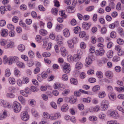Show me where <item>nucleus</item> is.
<instances>
[{"mask_svg": "<svg viewBox=\"0 0 124 124\" xmlns=\"http://www.w3.org/2000/svg\"><path fill=\"white\" fill-rule=\"evenodd\" d=\"M100 89V87L98 85H96L94 86L92 90L93 92H96L99 90Z\"/></svg>", "mask_w": 124, "mask_h": 124, "instance_id": "nucleus-24", "label": "nucleus"}, {"mask_svg": "<svg viewBox=\"0 0 124 124\" xmlns=\"http://www.w3.org/2000/svg\"><path fill=\"white\" fill-rule=\"evenodd\" d=\"M25 46L23 45H20L18 46V49L21 52H23L25 49Z\"/></svg>", "mask_w": 124, "mask_h": 124, "instance_id": "nucleus-23", "label": "nucleus"}, {"mask_svg": "<svg viewBox=\"0 0 124 124\" xmlns=\"http://www.w3.org/2000/svg\"><path fill=\"white\" fill-rule=\"evenodd\" d=\"M107 31L106 28L104 27H102L101 29V33L102 34H105L106 33Z\"/></svg>", "mask_w": 124, "mask_h": 124, "instance_id": "nucleus-61", "label": "nucleus"}, {"mask_svg": "<svg viewBox=\"0 0 124 124\" xmlns=\"http://www.w3.org/2000/svg\"><path fill=\"white\" fill-rule=\"evenodd\" d=\"M85 62L88 65L91 64L92 63V60L91 58L90 57L86 58L85 59Z\"/></svg>", "mask_w": 124, "mask_h": 124, "instance_id": "nucleus-21", "label": "nucleus"}, {"mask_svg": "<svg viewBox=\"0 0 124 124\" xmlns=\"http://www.w3.org/2000/svg\"><path fill=\"white\" fill-rule=\"evenodd\" d=\"M41 77L43 79H45L47 77L48 75L47 72H43L41 74Z\"/></svg>", "mask_w": 124, "mask_h": 124, "instance_id": "nucleus-32", "label": "nucleus"}, {"mask_svg": "<svg viewBox=\"0 0 124 124\" xmlns=\"http://www.w3.org/2000/svg\"><path fill=\"white\" fill-rule=\"evenodd\" d=\"M68 78V77L66 74H65L62 75V79L64 81L67 80Z\"/></svg>", "mask_w": 124, "mask_h": 124, "instance_id": "nucleus-58", "label": "nucleus"}, {"mask_svg": "<svg viewBox=\"0 0 124 124\" xmlns=\"http://www.w3.org/2000/svg\"><path fill=\"white\" fill-rule=\"evenodd\" d=\"M100 109V108L98 106H95L93 108V110L95 112H97Z\"/></svg>", "mask_w": 124, "mask_h": 124, "instance_id": "nucleus-47", "label": "nucleus"}, {"mask_svg": "<svg viewBox=\"0 0 124 124\" xmlns=\"http://www.w3.org/2000/svg\"><path fill=\"white\" fill-rule=\"evenodd\" d=\"M63 27V25L62 24H59L57 25L55 28L56 31L58 32L62 29Z\"/></svg>", "mask_w": 124, "mask_h": 124, "instance_id": "nucleus-19", "label": "nucleus"}, {"mask_svg": "<svg viewBox=\"0 0 124 124\" xmlns=\"http://www.w3.org/2000/svg\"><path fill=\"white\" fill-rule=\"evenodd\" d=\"M9 61V60L8 61L7 59V56H4L3 57V63L5 64L8 63V64L9 65L8 62Z\"/></svg>", "mask_w": 124, "mask_h": 124, "instance_id": "nucleus-39", "label": "nucleus"}, {"mask_svg": "<svg viewBox=\"0 0 124 124\" xmlns=\"http://www.w3.org/2000/svg\"><path fill=\"white\" fill-rule=\"evenodd\" d=\"M6 22L4 20H1L0 21V26H3L5 25Z\"/></svg>", "mask_w": 124, "mask_h": 124, "instance_id": "nucleus-57", "label": "nucleus"}, {"mask_svg": "<svg viewBox=\"0 0 124 124\" xmlns=\"http://www.w3.org/2000/svg\"><path fill=\"white\" fill-rule=\"evenodd\" d=\"M6 10V8L5 7H4L3 6H1L0 8V10L1 12V14H3L5 12V11Z\"/></svg>", "mask_w": 124, "mask_h": 124, "instance_id": "nucleus-45", "label": "nucleus"}, {"mask_svg": "<svg viewBox=\"0 0 124 124\" xmlns=\"http://www.w3.org/2000/svg\"><path fill=\"white\" fill-rule=\"evenodd\" d=\"M8 35V30H7L5 29L2 31L1 35L2 37H6Z\"/></svg>", "mask_w": 124, "mask_h": 124, "instance_id": "nucleus-22", "label": "nucleus"}, {"mask_svg": "<svg viewBox=\"0 0 124 124\" xmlns=\"http://www.w3.org/2000/svg\"><path fill=\"white\" fill-rule=\"evenodd\" d=\"M14 73L15 75L17 76H19L20 75V71L17 69L14 70Z\"/></svg>", "mask_w": 124, "mask_h": 124, "instance_id": "nucleus-55", "label": "nucleus"}, {"mask_svg": "<svg viewBox=\"0 0 124 124\" xmlns=\"http://www.w3.org/2000/svg\"><path fill=\"white\" fill-rule=\"evenodd\" d=\"M91 25V24L86 22H83L82 24V27L83 28L86 30H88L90 28Z\"/></svg>", "mask_w": 124, "mask_h": 124, "instance_id": "nucleus-12", "label": "nucleus"}, {"mask_svg": "<svg viewBox=\"0 0 124 124\" xmlns=\"http://www.w3.org/2000/svg\"><path fill=\"white\" fill-rule=\"evenodd\" d=\"M110 116L115 118H117L119 117V115L117 112L116 111H111L110 114Z\"/></svg>", "mask_w": 124, "mask_h": 124, "instance_id": "nucleus-9", "label": "nucleus"}, {"mask_svg": "<svg viewBox=\"0 0 124 124\" xmlns=\"http://www.w3.org/2000/svg\"><path fill=\"white\" fill-rule=\"evenodd\" d=\"M78 107L79 109L80 110H83L84 108V105L82 104H79L78 105Z\"/></svg>", "mask_w": 124, "mask_h": 124, "instance_id": "nucleus-59", "label": "nucleus"}, {"mask_svg": "<svg viewBox=\"0 0 124 124\" xmlns=\"http://www.w3.org/2000/svg\"><path fill=\"white\" fill-rule=\"evenodd\" d=\"M116 36V33L114 31H113L111 32L110 34V36L112 38H114Z\"/></svg>", "mask_w": 124, "mask_h": 124, "instance_id": "nucleus-43", "label": "nucleus"}, {"mask_svg": "<svg viewBox=\"0 0 124 124\" xmlns=\"http://www.w3.org/2000/svg\"><path fill=\"white\" fill-rule=\"evenodd\" d=\"M0 105H1L3 106L4 107L8 108H10L11 106V105L8 103H6L4 101L2 100H0Z\"/></svg>", "mask_w": 124, "mask_h": 124, "instance_id": "nucleus-7", "label": "nucleus"}, {"mask_svg": "<svg viewBox=\"0 0 124 124\" xmlns=\"http://www.w3.org/2000/svg\"><path fill=\"white\" fill-rule=\"evenodd\" d=\"M97 117L94 116H91L89 118V120L91 121H95L97 120Z\"/></svg>", "mask_w": 124, "mask_h": 124, "instance_id": "nucleus-56", "label": "nucleus"}, {"mask_svg": "<svg viewBox=\"0 0 124 124\" xmlns=\"http://www.w3.org/2000/svg\"><path fill=\"white\" fill-rule=\"evenodd\" d=\"M91 100V98L89 97H88L87 98H84L83 99V101L85 103H89Z\"/></svg>", "mask_w": 124, "mask_h": 124, "instance_id": "nucleus-42", "label": "nucleus"}, {"mask_svg": "<svg viewBox=\"0 0 124 124\" xmlns=\"http://www.w3.org/2000/svg\"><path fill=\"white\" fill-rule=\"evenodd\" d=\"M61 54L63 57L65 56L68 54V52L65 47L62 46L60 49Z\"/></svg>", "mask_w": 124, "mask_h": 124, "instance_id": "nucleus-8", "label": "nucleus"}, {"mask_svg": "<svg viewBox=\"0 0 124 124\" xmlns=\"http://www.w3.org/2000/svg\"><path fill=\"white\" fill-rule=\"evenodd\" d=\"M70 81L72 84H74L75 85H77L78 83L77 80L75 78H71L70 79Z\"/></svg>", "mask_w": 124, "mask_h": 124, "instance_id": "nucleus-27", "label": "nucleus"}, {"mask_svg": "<svg viewBox=\"0 0 124 124\" xmlns=\"http://www.w3.org/2000/svg\"><path fill=\"white\" fill-rule=\"evenodd\" d=\"M117 31L120 35L121 36L124 34L123 30L122 28L120 27H118L117 29Z\"/></svg>", "mask_w": 124, "mask_h": 124, "instance_id": "nucleus-38", "label": "nucleus"}, {"mask_svg": "<svg viewBox=\"0 0 124 124\" xmlns=\"http://www.w3.org/2000/svg\"><path fill=\"white\" fill-rule=\"evenodd\" d=\"M40 34L42 35L45 36L47 33V31L43 29H41L39 31Z\"/></svg>", "mask_w": 124, "mask_h": 124, "instance_id": "nucleus-26", "label": "nucleus"}, {"mask_svg": "<svg viewBox=\"0 0 124 124\" xmlns=\"http://www.w3.org/2000/svg\"><path fill=\"white\" fill-rule=\"evenodd\" d=\"M59 14L61 16H64V17L66 18L67 17V16L65 14V11L64 10H62L61 11H60L59 12Z\"/></svg>", "mask_w": 124, "mask_h": 124, "instance_id": "nucleus-49", "label": "nucleus"}, {"mask_svg": "<svg viewBox=\"0 0 124 124\" xmlns=\"http://www.w3.org/2000/svg\"><path fill=\"white\" fill-rule=\"evenodd\" d=\"M99 98H103L105 96V92H104L100 93L99 94Z\"/></svg>", "mask_w": 124, "mask_h": 124, "instance_id": "nucleus-41", "label": "nucleus"}, {"mask_svg": "<svg viewBox=\"0 0 124 124\" xmlns=\"http://www.w3.org/2000/svg\"><path fill=\"white\" fill-rule=\"evenodd\" d=\"M108 97L112 101L115 100L116 98L115 94L113 92H110L109 93Z\"/></svg>", "mask_w": 124, "mask_h": 124, "instance_id": "nucleus-10", "label": "nucleus"}, {"mask_svg": "<svg viewBox=\"0 0 124 124\" xmlns=\"http://www.w3.org/2000/svg\"><path fill=\"white\" fill-rule=\"evenodd\" d=\"M72 41V42L74 43H77L78 42V39L76 37H75L73 38L72 39H70Z\"/></svg>", "mask_w": 124, "mask_h": 124, "instance_id": "nucleus-60", "label": "nucleus"}, {"mask_svg": "<svg viewBox=\"0 0 124 124\" xmlns=\"http://www.w3.org/2000/svg\"><path fill=\"white\" fill-rule=\"evenodd\" d=\"M69 109L68 105L66 104H64L61 107V110L63 112H65L67 111Z\"/></svg>", "mask_w": 124, "mask_h": 124, "instance_id": "nucleus-14", "label": "nucleus"}, {"mask_svg": "<svg viewBox=\"0 0 124 124\" xmlns=\"http://www.w3.org/2000/svg\"><path fill=\"white\" fill-rule=\"evenodd\" d=\"M104 102L106 104H103L101 105V107L102 108V110L103 111H105L108 108V106L107 104V103H108V101L106 100H103L102 101V103Z\"/></svg>", "mask_w": 124, "mask_h": 124, "instance_id": "nucleus-11", "label": "nucleus"}, {"mask_svg": "<svg viewBox=\"0 0 124 124\" xmlns=\"http://www.w3.org/2000/svg\"><path fill=\"white\" fill-rule=\"evenodd\" d=\"M21 116V119L24 121L27 120L29 117L27 111H24L22 112Z\"/></svg>", "mask_w": 124, "mask_h": 124, "instance_id": "nucleus-3", "label": "nucleus"}, {"mask_svg": "<svg viewBox=\"0 0 124 124\" xmlns=\"http://www.w3.org/2000/svg\"><path fill=\"white\" fill-rule=\"evenodd\" d=\"M117 43L120 45L124 43V41L123 40L121 39H118L117 40Z\"/></svg>", "mask_w": 124, "mask_h": 124, "instance_id": "nucleus-63", "label": "nucleus"}, {"mask_svg": "<svg viewBox=\"0 0 124 124\" xmlns=\"http://www.w3.org/2000/svg\"><path fill=\"white\" fill-rule=\"evenodd\" d=\"M7 27L10 30H14L15 28L14 26L11 24H8Z\"/></svg>", "mask_w": 124, "mask_h": 124, "instance_id": "nucleus-52", "label": "nucleus"}, {"mask_svg": "<svg viewBox=\"0 0 124 124\" xmlns=\"http://www.w3.org/2000/svg\"><path fill=\"white\" fill-rule=\"evenodd\" d=\"M94 8V7L93 6H91L88 7L86 8V11H91Z\"/></svg>", "mask_w": 124, "mask_h": 124, "instance_id": "nucleus-62", "label": "nucleus"}, {"mask_svg": "<svg viewBox=\"0 0 124 124\" xmlns=\"http://www.w3.org/2000/svg\"><path fill=\"white\" fill-rule=\"evenodd\" d=\"M14 43L13 42H11L8 44L7 46L8 48H12L13 46Z\"/></svg>", "mask_w": 124, "mask_h": 124, "instance_id": "nucleus-50", "label": "nucleus"}, {"mask_svg": "<svg viewBox=\"0 0 124 124\" xmlns=\"http://www.w3.org/2000/svg\"><path fill=\"white\" fill-rule=\"evenodd\" d=\"M18 99L19 100L21 101L22 103L23 104H24L25 101L24 99L22 96H18Z\"/></svg>", "mask_w": 124, "mask_h": 124, "instance_id": "nucleus-31", "label": "nucleus"}, {"mask_svg": "<svg viewBox=\"0 0 124 124\" xmlns=\"http://www.w3.org/2000/svg\"><path fill=\"white\" fill-rule=\"evenodd\" d=\"M83 53L80 50L77 51V54L73 55L74 61H78L80 59L81 56L82 54Z\"/></svg>", "mask_w": 124, "mask_h": 124, "instance_id": "nucleus-2", "label": "nucleus"}, {"mask_svg": "<svg viewBox=\"0 0 124 124\" xmlns=\"http://www.w3.org/2000/svg\"><path fill=\"white\" fill-rule=\"evenodd\" d=\"M73 56H72L71 55H69L67 57L68 60L69 62H71L72 61H74Z\"/></svg>", "mask_w": 124, "mask_h": 124, "instance_id": "nucleus-44", "label": "nucleus"}, {"mask_svg": "<svg viewBox=\"0 0 124 124\" xmlns=\"http://www.w3.org/2000/svg\"><path fill=\"white\" fill-rule=\"evenodd\" d=\"M5 76L6 77H8L10 75V71L9 69H7L5 72Z\"/></svg>", "mask_w": 124, "mask_h": 124, "instance_id": "nucleus-36", "label": "nucleus"}, {"mask_svg": "<svg viewBox=\"0 0 124 124\" xmlns=\"http://www.w3.org/2000/svg\"><path fill=\"white\" fill-rule=\"evenodd\" d=\"M32 113V115L35 117H36L38 116L37 111L34 109H32L31 110Z\"/></svg>", "mask_w": 124, "mask_h": 124, "instance_id": "nucleus-51", "label": "nucleus"}, {"mask_svg": "<svg viewBox=\"0 0 124 124\" xmlns=\"http://www.w3.org/2000/svg\"><path fill=\"white\" fill-rule=\"evenodd\" d=\"M74 8L73 7H68L66 9L67 11L70 13H72L74 11Z\"/></svg>", "mask_w": 124, "mask_h": 124, "instance_id": "nucleus-25", "label": "nucleus"}, {"mask_svg": "<svg viewBox=\"0 0 124 124\" xmlns=\"http://www.w3.org/2000/svg\"><path fill=\"white\" fill-rule=\"evenodd\" d=\"M8 80L9 83L11 84H14L15 83V80L14 78H9V79Z\"/></svg>", "mask_w": 124, "mask_h": 124, "instance_id": "nucleus-35", "label": "nucleus"}, {"mask_svg": "<svg viewBox=\"0 0 124 124\" xmlns=\"http://www.w3.org/2000/svg\"><path fill=\"white\" fill-rule=\"evenodd\" d=\"M61 116V114L58 112H56L55 114V119H56L59 118H60Z\"/></svg>", "mask_w": 124, "mask_h": 124, "instance_id": "nucleus-53", "label": "nucleus"}, {"mask_svg": "<svg viewBox=\"0 0 124 124\" xmlns=\"http://www.w3.org/2000/svg\"><path fill=\"white\" fill-rule=\"evenodd\" d=\"M70 66L69 64L66 63L64 65L63 70L65 73H68L70 72Z\"/></svg>", "mask_w": 124, "mask_h": 124, "instance_id": "nucleus-4", "label": "nucleus"}, {"mask_svg": "<svg viewBox=\"0 0 124 124\" xmlns=\"http://www.w3.org/2000/svg\"><path fill=\"white\" fill-rule=\"evenodd\" d=\"M69 47L71 48H72L74 47V44L72 42L71 40H70L67 41Z\"/></svg>", "mask_w": 124, "mask_h": 124, "instance_id": "nucleus-20", "label": "nucleus"}, {"mask_svg": "<svg viewBox=\"0 0 124 124\" xmlns=\"http://www.w3.org/2000/svg\"><path fill=\"white\" fill-rule=\"evenodd\" d=\"M80 28L79 27L77 26L74 28V31L75 33H77L78 32H80Z\"/></svg>", "mask_w": 124, "mask_h": 124, "instance_id": "nucleus-34", "label": "nucleus"}, {"mask_svg": "<svg viewBox=\"0 0 124 124\" xmlns=\"http://www.w3.org/2000/svg\"><path fill=\"white\" fill-rule=\"evenodd\" d=\"M115 89L117 91L120 92L121 91H124V87H116Z\"/></svg>", "mask_w": 124, "mask_h": 124, "instance_id": "nucleus-46", "label": "nucleus"}, {"mask_svg": "<svg viewBox=\"0 0 124 124\" xmlns=\"http://www.w3.org/2000/svg\"><path fill=\"white\" fill-rule=\"evenodd\" d=\"M105 75L107 78L109 79H111L113 76V73L110 71H106L105 73Z\"/></svg>", "mask_w": 124, "mask_h": 124, "instance_id": "nucleus-13", "label": "nucleus"}, {"mask_svg": "<svg viewBox=\"0 0 124 124\" xmlns=\"http://www.w3.org/2000/svg\"><path fill=\"white\" fill-rule=\"evenodd\" d=\"M120 60V58L117 56H115L114 57L113 60L115 62H117Z\"/></svg>", "mask_w": 124, "mask_h": 124, "instance_id": "nucleus-48", "label": "nucleus"}, {"mask_svg": "<svg viewBox=\"0 0 124 124\" xmlns=\"http://www.w3.org/2000/svg\"><path fill=\"white\" fill-rule=\"evenodd\" d=\"M28 54L29 56L31 58H33L35 56L34 52L32 51H30L29 52Z\"/></svg>", "mask_w": 124, "mask_h": 124, "instance_id": "nucleus-37", "label": "nucleus"}, {"mask_svg": "<svg viewBox=\"0 0 124 124\" xmlns=\"http://www.w3.org/2000/svg\"><path fill=\"white\" fill-rule=\"evenodd\" d=\"M8 34L10 36L13 37L15 35V32L13 30L10 31H9Z\"/></svg>", "mask_w": 124, "mask_h": 124, "instance_id": "nucleus-54", "label": "nucleus"}, {"mask_svg": "<svg viewBox=\"0 0 124 124\" xmlns=\"http://www.w3.org/2000/svg\"><path fill=\"white\" fill-rule=\"evenodd\" d=\"M83 64L81 62H77L75 66V68L77 69H80L82 68Z\"/></svg>", "mask_w": 124, "mask_h": 124, "instance_id": "nucleus-16", "label": "nucleus"}, {"mask_svg": "<svg viewBox=\"0 0 124 124\" xmlns=\"http://www.w3.org/2000/svg\"><path fill=\"white\" fill-rule=\"evenodd\" d=\"M23 79L22 81L23 84H27L29 82V79L27 77H23Z\"/></svg>", "mask_w": 124, "mask_h": 124, "instance_id": "nucleus-33", "label": "nucleus"}, {"mask_svg": "<svg viewBox=\"0 0 124 124\" xmlns=\"http://www.w3.org/2000/svg\"><path fill=\"white\" fill-rule=\"evenodd\" d=\"M113 52L112 51H108L107 53V55L108 58H111L113 55Z\"/></svg>", "mask_w": 124, "mask_h": 124, "instance_id": "nucleus-30", "label": "nucleus"}, {"mask_svg": "<svg viewBox=\"0 0 124 124\" xmlns=\"http://www.w3.org/2000/svg\"><path fill=\"white\" fill-rule=\"evenodd\" d=\"M63 33L64 36L66 37H68L70 35V33L69 30L66 29L63 31Z\"/></svg>", "mask_w": 124, "mask_h": 124, "instance_id": "nucleus-18", "label": "nucleus"}, {"mask_svg": "<svg viewBox=\"0 0 124 124\" xmlns=\"http://www.w3.org/2000/svg\"><path fill=\"white\" fill-rule=\"evenodd\" d=\"M42 37L40 35H37L36 37V41L38 42H41Z\"/></svg>", "mask_w": 124, "mask_h": 124, "instance_id": "nucleus-29", "label": "nucleus"}, {"mask_svg": "<svg viewBox=\"0 0 124 124\" xmlns=\"http://www.w3.org/2000/svg\"><path fill=\"white\" fill-rule=\"evenodd\" d=\"M18 58L16 56H15L13 57H11L9 59V61L8 62V63L9 65H11L13 62L15 63L17 62L18 61Z\"/></svg>", "mask_w": 124, "mask_h": 124, "instance_id": "nucleus-5", "label": "nucleus"}, {"mask_svg": "<svg viewBox=\"0 0 124 124\" xmlns=\"http://www.w3.org/2000/svg\"><path fill=\"white\" fill-rule=\"evenodd\" d=\"M13 108L14 109V111L16 113L19 112L21 108V105L16 101L14 102L13 104Z\"/></svg>", "mask_w": 124, "mask_h": 124, "instance_id": "nucleus-1", "label": "nucleus"}, {"mask_svg": "<svg viewBox=\"0 0 124 124\" xmlns=\"http://www.w3.org/2000/svg\"><path fill=\"white\" fill-rule=\"evenodd\" d=\"M96 75L99 78H102L103 77V74L100 71H98L96 73Z\"/></svg>", "mask_w": 124, "mask_h": 124, "instance_id": "nucleus-28", "label": "nucleus"}, {"mask_svg": "<svg viewBox=\"0 0 124 124\" xmlns=\"http://www.w3.org/2000/svg\"><path fill=\"white\" fill-rule=\"evenodd\" d=\"M76 100L77 98L76 97L72 96L70 97L69 101L70 103L74 104L76 102Z\"/></svg>", "mask_w": 124, "mask_h": 124, "instance_id": "nucleus-15", "label": "nucleus"}, {"mask_svg": "<svg viewBox=\"0 0 124 124\" xmlns=\"http://www.w3.org/2000/svg\"><path fill=\"white\" fill-rule=\"evenodd\" d=\"M16 64L19 68H24L25 67L24 64L20 61L17 62L16 63Z\"/></svg>", "mask_w": 124, "mask_h": 124, "instance_id": "nucleus-17", "label": "nucleus"}, {"mask_svg": "<svg viewBox=\"0 0 124 124\" xmlns=\"http://www.w3.org/2000/svg\"><path fill=\"white\" fill-rule=\"evenodd\" d=\"M70 23L72 25H74L76 24L77 23L74 19H73L71 20Z\"/></svg>", "mask_w": 124, "mask_h": 124, "instance_id": "nucleus-64", "label": "nucleus"}, {"mask_svg": "<svg viewBox=\"0 0 124 124\" xmlns=\"http://www.w3.org/2000/svg\"><path fill=\"white\" fill-rule=\"evenodd\" d=\"M42 55L44 57H49L50 56L51 54L48 52H45L42 53Z\"/></svg>", "mask_w": 124, "mask_h": 124, "instance_id": "nucleus-40", "label": "nucleus"}, {"mask_svg": "<svg viewBox=\"0 0 124 124\" xmlns=\"http://www.w3.org/2000/svg\"><path fill=\"white\" fill-rule=\"evenodd\" d=\"M105 52V50L102 48L99 49V50H97L95 51V54L97 55L101 56L103 55Z\"/></svg>", "mask_w": 124, "mask_h": 124, "instance_id": "nucleus-6", "label": "nucleus"}]
</instances>
